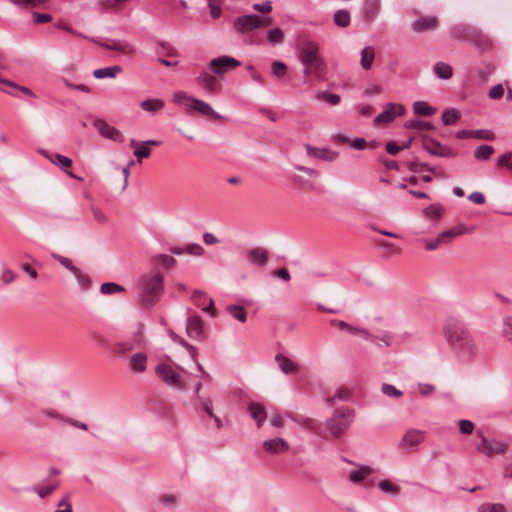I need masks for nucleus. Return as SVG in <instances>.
<instances>
[{
	"instance_id": "obj_18",
	"label": "nucleus",
	"mask_w": 512,
	"mask_h": 512,
	"mask_svg": "<svg viewBox=\"0 0 512 512\" xmlns=\"http://www.w3.org/2000/svg\"><path fill=\"white\" fill-rule=\"evenodd\" d=\"M94 42L104 48L115 50L122 54H130L133 52V47L123 40L109 39L102 42L94 40Z\"/></svg>"
},
{
	"instance_id": "obj_6",
	"label": "nucleus",
	"mask_w": 512,
	"mask_h": 512,
	"mask_svg": "<svg viewBox=\"0 0 512 512\" xmlns=\"http://www.w3.org/2000/svg\"><path fill=\"white\" fill-rule=\"evenodd\" d=\"M155 373L168 386L174 387L178 390L186 389L185 380L182 378L180 372L175 370L172 366L160 363L155 367Z\"/></svg>"
},
{
	"instance_id": "obj_32",
	"label": "nucleus",
	"mask_w": 512,
	"mask_h": 512,
	"mask_svg": "<svg viewBox=\"0 0 512 512\" xmlns=\"http://www.w3.org/2000/svg\"><path fill=\"white\" fill-rule=\"evenodd\" d=\"M165 103L161 99H146L140 103V107L147 112H158L163 109Z\"/></svg>"
},
{
	"instance_id": "obj_37",
	"label": "nucleus",
	"mask_w": 512,
	"mask_h": 512,
	"mask_svg": "<svg viewBox=\"0 0 512 512\" xmlns=\"http://www.w3.org/2000/svg\"><path fill=\"white\" fill-rule=\"evenodd\" d=\"M271 73L277 79H281V78L285 77L287 74L286 64L279 60L273 61L272 65H271Z\"/></svg>"
},
{
	"instance_id": "obj_2",
	"label": "nucleus",
	"mask_w": 512,
	"mask_h": 512,
	"mask_svg": "<svg viewBox=\"0 0 512 512\" xmlns=\"http://www.w3.org/2000/svg\"><path fill=\"white\" fill-rule=\"evenodd\" d=\"M319 51V44L313 40H303L298 45V60L303 65V74L307 78L318 79L326 71V63Z\"/></svg>"
},
{
	"instance_id": "obj_10",
	"label": "nucleus",
	"mask_w": 512,
	"mask_h": 512,
	"mask_svg": "<svg viewBox=\"0 0 512 512\" xmlns=\"http://www.w3.org/2000/svg\"><path fill=\"white\" fill-rule=\"evenodd\" d=\"M406 112L405 107L399 103H388L384 110L379 113L375 119V125H385L392 122L396 117L403 116Z\"/></svg>"
},
{
	"instance_id": "obj_49",
	"label": "nucleus",
	"mask_w": 512,
	"mask_h": 512,
	"mask_svg": "<svg viewBox=\"0 0 512 512\" xmlns=\"http://www.w3.org/2000/svg\"><path fill=\"white\" fill-rule=\"evenodd\" d=\"M283 38L284 34L279 28L271 29L267 35V40L269 41V43L273 45L281 43L283 41Z\"/></svg>"
},
{
	"instance_id": "obj_42",
	"label": "nucleus",
	"mask_w": 512,
	"mask_h": 512,
	"mask_svg": "<svg viewBox=\"0 0 512 512\" xmlns=\"http://www.w3.org/2000/svg\"><path fill=\"white\" fill-rule=\"evenodd\" d=\"M170 337L172 338V340L174 342H177L180 345H182L183 347H185L189 351L191 357H195L197 355V353H198L197 348L194 347L193 345L187 343L183 338L178 336L175 332L170 331Z\"/></svg>"
},
{
	"instance_id": "obj_53",
	"label": "nucleus",
	"mask_w": 512,
	"mask_h": 512,
	"mask_svg": "<svg viewBox=\"0 0 512 512\" xmlns=\"http://www.w3.org/2000/svg\"><path fill=\"white\" fill-rule=\"evenodd\" d=\"M57 488V483L49 485L47 487H33V491L36 492L40 498H45L49 494H51Z\"/></svg>"
},
{
	"instance_id": "obj_1",
	"label": "nucleus",
	"mask_w": 512,
	"mask_h": 512,
	"mask_svg": "<svg viewBox=\"0 0 512 512\" xmlns=\"http://www.w3.org/2000/svg\"><path fill=\"white\" fill-rule=\"evenodd\" d=\"M443 336L448 347L463 363H472L479 355V347L466 325L455 318L446 319Z\"/></svg>"
},
{
	"instance_id": "obj_28",
	"label": "nucleus",
	"mask_w": 512,
	"mask_h": 512,
	"mask_svg": "<svg viewBox=\"0 0 512 512\" xmlns=\"http://www.w3.org/2000/svg\"><path fill=\"white\" fill-rule=\"evenodd\" d=\"M120 72H122V68L118 65L109 66L105 68L95 69L93 71V76L97 79L103 78H115Z\"/></svg>"
},
{
	"instance_id": "obj_27",
	"label": "nucleus",
	"mask_w": 512,
	"mask_h": 512,
	"mask_svg": "<svg viewBox=\"0 0 512 512\" xmlns=\"http://www.w3.org/2000/svg\"><path fill=\"white\" fill-rule=\"evenodd\" d=\"M248 410L250 416L256 421L257 426L260 427L267 418L264 407L258 403H251L248 406Z\"/></svg>"
},
{
	"instance_id": "obj_38",
	"label": "nucleus",
	"mask_w": 512,
	"mask_h": 512,
	"mask_svg": "<svg viewBox=\"0 0 512 512\" xmlns=\"http://www.w3.org/2000/svg\"><path fill=\"white\" fill-rule=\"evenodd\" d=\"M378 487L384 493L391 494L393 496H397L400 492V487L387 479L381 480L378 484Z\"/></svg>"
},
{
	"instance_id": "obj_50",
	"label": "nucleus",
	"mask_w": 512,
	"mask_h": 512,
	"mask_svg": "<svg viewBox=\"0 0 512 512\" xmlns=\"http://www.w3.org/2000/svg\"><path fill=\"white\" fill-rule=\"evenodd\" d=\"M349 396H350L349 390L347 388L341 387V388L337 389L335 394L332 397L328 398L327 401L332 404L336 400H339V401L347 400L349 398Z\"/></svg>"
},
{
	"instance_id": "obj_63",
	"label": "nucleus",
	"mask_w": 512,
	"mask_h": 512,
	"mask_svg": "<svg viewBox=\"0 0 512 512\" xmlns=\"http://www.w3.org/2000/svg\"><path fill=\"white\" fill-rule=\"evenodd\" d=\"M204 252V249L199 244H190L185 247V253L193 254L196 256H201Z\"/></svg>"
},
{
	"instance_id": "obj_9",
	"label": "nucleus",
	"mask_w": 512,
	"mask_h": 512,
	"mask_svg": "<svg viewBox=\"0 0 512 512\" xmlns=\"http://www.w3.org/2000/svg\"><path fill=\"white\" fill-rule=\"evenodd\" d=\"M238 66H240V62L237 59L227 55L216 57L212 59L208 64L209 69L221 78H223V75L226 72L233 70Z\"/></svg>"
},
{
	"instance_id": "obj_47",
	"label": "nucleus",
	"mask_w": 512,
	"mask_h": 512,
	"mask_svg": "<svg viewBox=\"0 0 512 512\" xmlns=\"http://www.w3.org/2000/svg\"><path fill=\"white\" fill-rule=\"evenodd\" d=\"M124 290L125 288L123 286L111 282L103 283L100 288L101 293L107 295L122 292Z\"/></svg>"
},
{
	"instance_id": "obj_35",
	"label": "nucleus",
	"mask_w": 512,
	"mask_h": 512,
	"mask_svg": "<svg viewBox=\"0 0 512 512\" xmlns=\"http://www.w3.org/2000/svg\"><path fill=\"white\" fill-rule=\"evenodd\" d=\"M494 153V148L490 145H480L474 150V157L477 160H488Z\"/></svg>"
},
{
	"instance_id": "obj_45",
	"label": "nucleus",
	"mask_w": 512,
	"mask_h": 512,
	"mask_svg": "<svg viewBox=\"0 0 512 512\" xmlns=\"http://www.w3.org/2000/svg\"><path fill=\"white\" fill-rule=\"evenodd\" d=\"M405 126H406V128L416 129L419 131H427V130H431L433 128V126L430 122L420 121V120L408 121V122H406Z\"/></svg>"
},
{
	"instance_id": "obj_14",
	"label": "nucleus",
	"mask_w": 512,
	"mask_h": 512,
	"mask_svg": "<svg viewBox=\"0 0 512 512\" xmlns=\"http://www.w3.org/2000/svg\"><path fill=\"white\" fill-rule=\"evenodd\" d=\"M186 333L188 337L194 340L202 339L204 336L203 321L197 315L187 319Z\"/></svg>"
},
{
	"instance_id": "obj_13",
	"label": "nucleus",
	"mask_w": 512,
	"mask_h": 512,
	"mask_svg": "<svg viewBox=\"0 0 512 512\" xmlns=\"http://www.w3.org/2000/svg\"><path fill=\"white\" fill-rule=\"evenodd\" d=\"M246 260L253 265L263 267L269 259V252L262 247H254L245 252Z\"/></svg>"
},
{
	"instance_id": "obj_57",
	"label": "nucleus",
	"mask_w": 512,
	"mask_h": 512,
	"mask_svg": "<svg viewBox=\"0 0 512 512\" xmlns=\"http://www.w3.org/2000/svg\"><path fill=\"white\" fill-rule=\"evenodd\" d=\"M16 277V274L11 269H9L8 267H3L1 279L4 284L12 283L13 281H15Z\"/></svg>"
},
{
	"instance_id": "obj_21",
	"label": "nucleus",
	"mask_w": 512,
	"mask_h": 512,
	"mask_svg": "<svg viewBox=\"0 0 512 512\" xmlns=\"http://www.w3.org/2000/svg\"><path fill=\"white\" fill-rule=\"evenodd\" d=\"M275 360L284 374H295L299 371V365L283 354H277Z\"/></svg>"
},
{
	"instance_id": "obj_8",
	"label": "nucleus",
	"mask_w": 512,
	"mask_h": 512,
	"mask_svg": "<svg viewBox=\"0 0 512 512\" xmlns=\"http://www.w3.org/2000/svg\"><path fill=\"white\" fill-rule=\"evenodd\" d=\"M422 147L430 155L441 158H452L456 156V152L448 146L442 145L438 140L423 136Z\"/></svg>"
},
{
	"instance_id": "obj_34",
	"label": "nucleus",
	"mask_w": 512,
	"mask_h": 512,
	"mask_svg": "<svg viewBox=\"0 0 512 512\" xmlns=\"http://www.w3.org/2000/svg\"><path fill=\"white\" fill-rule=\"evenodd\" d=\"M461 117L460 112L454 108L445 109L442 113V122L444 125H453Z\"/></svg>"
},
{
	"instance_id": "obj_64",
	"label": "nucleus",
	"mask_w": 512,
	"mask_h": 512,
	"mask_svg": "<svg viewBox=\"0 0 512 512\" xmlns=\"http://www.w3.org/2000/svg\"><path fill=\"white\" fill-rule=\"evenodd\" d=\"M503 334L509 340H512V317H507V318L504 319Z\"/></svg>"
},
{
	"instance_id": "obj_52",
	"label": "nucleus",
	"mask_w": 512,
	"mask_h": 512,
	"mask_svg": "<svg viewBox=\"0 0 512 512\" xmlns=\"http://www.w3.org/2000/svg\"><path fill=\"white\" fill-rule=\"evenodd\" d=\"M443 209L440 205L432 204L424 209V214L427 217L438 218L442 215Z\"/></svg>"
},
{
	"instance_id": "obj_46",
	"label": "nucleus",
	"mask_w": 512,
	"mask_h": 512,
	"mask_svg": "<svg viewBox=\"0 0 512 512\" xmlns=\"http://www.w3.org/2000/svg\"><path fill=\"white\" fill-rule=\"evenodd\" d=\"M74 277L76 278L79 285L82 287V289L87 290L91 287V279L88 275L84 274L80 269H76L73 272Z\"/></svg>"
},
{
	"instance_id": "obj_15",
	"label": "nucleus",
	"mask_w": 512,
	"mask_h": 512,
	"mask_svg": "<svg viewBox=\"0 0 512 512\" xmlns=\"http://www.w3.org/2000/svg\"><path fill=\"white\" fill-rule=\"evenodd\" d=\"M305 149L309 157L322 159L324 161L332 162L339 156L337 151H333L329 148H315L310 144H306Z\"/></svg>"
},
{
	"instance_id": "obj_5",
	"label": "nucleus",
	"mask_w": 512,
	"mask_h": 512,
	"mask_svg": "<svg viewBox=\"0 0 512 512\" xmlns=\"http://www.w3.org/2000/svg\"><path fill=\"white\" fill-rule=\"evenodd\" d=\"M476 435L480 439V442L477 445L476 449L479 453L487 457L491 458L494 457L495 455H502L508 449L507 443L494 438H487L482 430H477Z\"/></svg>"
},
{
	"instance_id": "obj_24",
	"label": "nucleus",
	"mask_w": 512,
	"mask_h": 512,
	"mask_svg": "<svg viewBox=\"0 0 512 512\" xmlns=\"http://www.w3.org/2000/svg\"><path fill=\"white\" fill-rule=\"evenodd\" d=\"M374 472V469L368 465H361L357 470L349 474V480L355 484L363 482L368 476Z\"/></svg>"
},
{
	"instance_id": "obj_19",
	"label": "nucleus",
	"mask_w": 512,
	"mask_h": 512,
	"mask_svg": "<svg viewBox=\"0 0 512 512\" xmlns=\"http://www.w3.org/2000/svg\"><path fill=\"white\" fill-rule=\"evenodd\" d=\"M263 448L270 454H277L285 452L289 449L288 443L281 437L265 440L263 442Z\"/></svg>"
},
{
	"instance_id": "obj_30",
	"label": "nucleus",
	"mask_w": 512,
	"mask_h": 512,
	"mask_svg": "<svg viewBox=\"0 0 512 512\" xmlns=\"http://www.w3.org/2000/svg\"><path fill=\"white\" fill-rule=\"evenodd\" d=\"M227 312L231 317L241 323L247 320V311L241 305H228L226 308Z\"/></svg>"
},
{
	"instance_id": "obj_43",
	"label": "nucleus",
	"mask_w": 512,
	"mask_h": 512,
	"mask_svg": "<svg viewBox=\"0 0 512 512\" xmlns=\"http://www.w3.org/2000/svg\"><path fill=\"white\" fill-rule=\"evenodd\" d=\"M381 391L384 395L391 398H399L403 395V391L396 388L392 384L383 383L381 386Z\"/></svg>"
},
{
	"instance_id": "obj_54",
	"label": "nucleus",
	"mask_w": 512,
	"mask_h": 512,
	"mask_svg": "<svg viewBox=\"0 0 512 512\" xmlns=\"http://www.w3.org/2000/svg\"><path fill=\"white\" fill-rule=\"evenodd\" d=\"M497 165L499 167H507L512 171V152L501 155L497 160Z\"/></svg>"
},
{
	"instance_id": "obj_26",
	"label": "nucleus",
	"mask_w": 512,
	"mask_h": 512,
	"mask_svg": "<svg viewBox=\"0 0 512 512\" xmlns=\"http://www.w3.org/2000/svg\"><path fill=\"white\" fill-rule=\"evenodd\" d=\"M160 142L156 140H146L141 142V145L134 150L133 154L137 158L138 162H141L142 159L148 158L150 156L151 150L150 146H159Z\"/></svg>"
},
{
	"instance_id": "obj_31",
	"label": "nucleus",
	"mask_w": 512,
	"mask_h": 512,
	"mask_svg": "<svg viewBox=\"0 0 512 512\" xmlns=\"http://www.w3.org/2000/svg\"><path fill=\"white\" fill-rule=\"evenodd\" d=\"M433 71L438 78L444 80L450 79L453 74L451 66L444 62H437L433 67Z\"/></svg>"
},
{
	"instance_id": "obj_29",
	"label": "nucleus",
	"mask_w": 512,
	"mask_h": 512,
	"mask_svg": "<svg viewBox=\"0 0 512 512\" xmlns=\"http://www.w3.org/2000/svg\"><path fill=\"white\" fill-rule=\"evenodd\" d=\"M375 58V50L371 46L365 47L361 51V66L364 70H369Z\"/></svg>"
},
{
	"instance_id": "obj_40",
	"label": "nucleus",
	"mask_w": 512,
	"mask_h": 512,
	"mask_svg": "<svg viewBox=\"0 0 512 512\" xmlns=\"http://www.w3.org/2000/svg\"><path fill=\"white\" fill-rule=\"evenodd\" d=\"M465 229L464 227H453L449 230L441 232L438 236L440 239L445 242L449 241L450 239L460 236L464 233Z\"/></svg>"
},
{
	"instance_id": "obj_17",
	"label": "nucleus",
	"mask_w": 512,
	"mask_h": 512,
	"mask_svg": "<svg viewBox=\"0 0 512 512\" xmlns=\"http://www.w3.org/2000/svg\"><path fill=\"white\" fill-rule=\"evenodd\" d=\"M190 107L203 116H208L217 120L222 119V116L218 114L209 103L202 100L191 98Z\"/></svg>"
},
{
	"instance_id": "obj_60",
	"label": "nucleus",
	"mask_w": 512,
	"mask_h": 512,
	"mask_svg": "<svg viewBox=\"0 0 512 512\" xmlns=\"http://www.w3.org/2000/svg\"><path fill=\"white\" fill-rule=\"evenodd\" d=\"M504 94V87L502 84H497L495 86H493L490 91H489V97L491 99H499L503 96Z\"/></svg>"
},
{
	"instance_id": "obj_61",
	"label": "nucleus",
	"mask_w": 512,
	"mask_h": 512,
	"mask_svg": "<svg viewBox=\"0 0 512 512\" xmlns=\"http://www.w3.org/2000/svg\"><path fill=\"white\" fill-rule=\"evenodd\" d=\"M32 17L35 23H48L52 20V16L48 13L33 12Z\"/></svg>"
},
{
	"instance_id": "obj_44",
	"label": "nucleus",
	"mask_w": 512,
	"mask_h": 512,
	"mask_svg": "<svg viewBox=\"0 0 512 512\" xmlns=\"http://www.w3.org/2000/svg\"><path fill=\"white\" fill-rule=\"evenodd\" d=\"M318 100H323L331 105H337L340 102V96L326 91H319L316 94Z\"/></svg>"
},
{
	"instance_id": "obj_56",
	"label": "nucleus",
	"mask_w": 512,
	"mask_h": 512,
	"mask_svg": "<svg viewBox=\"0 0 512 512\" xmlns=\"http://www.w3.org/2000/svg\"><path fill=\"white\" fill-rule=\"evenodd\" d=\"M52 257L58 260L62 266L71 271L72 273L77 269L76 266L73 265L72 261L69 258L63 257L59 254H52Z\"/></svg>"
},
{
	"instance_id": "obj_59",
	"label": "nucleus",
	"mask_w": 512,
	"mask_h": 512,
	"mask_svg": "<svg viewBox=\"0 0 512 512\" xmlns=\"http://www.w3.org/2000/svg\"><path fill=\"white\" fill-rule=\"evenodd\" d=\"M349 333H351L353 335L360 336V337L370 340V341H374V338L371 336V334L368 332V330H366L364 328L352 326V330H350Z\"/></svg>"
},
{
	"instance_id": "obj_20",
	"label": "nucleus",
	"mask_w": 512,
	"mask_h": 512,
	"mask_svg": "<svg viewBox=\"0 0 512 512\" xmlns=\"http://www.w3.org/2000/svg\"><path fill=\"white\" fill-rule=\"evenodd\" d=\"M147 368V355L143 352L135 353L129 359V369L133 373H143Z\"/></svg>"
},
{
	"instance_id": "obj_62",
	"label": "nucleus",
	"mask_w": 512,
	"mask_h": 512,
	"mask_svg": "<svg viewBox=\"0 0 512 512\" xmlns=\"http://www.w3.org/2000/svg\"><path fill=\"white\" fill-rule=\"evenodd\" d=\"M472 137L484 140H493L494 134L488 130H475L473 131Z\"/></svg>"
},
{
	"instance_id": "obj_58",
	"label": "nucleus",
	"mask_w": 512,
	"mask_h": 512,
	"mask_svg": "<svg viewBox=\"0 0 512 512\" xmlns=\"http://www.w3.org/2000/svg\"><path fill=\"white\" fill-rule=\"evenodd\" d=\"M91 211L95 221L100 224H105L108 221L106 214L98 207L92 206Z\"/></svg>"
},
{
	"instance_id": "obj_3",
	"label": "nucleus",
	"mask_w": 512,
	"mask_h": 512,
	"mask_svg": "<svg viewBox=\"0 0 512 512\" xmlns=\"http://www.w3.org/2000/svg\"><path fill=\"white\" fill-rule=\"evenodd\" d=\"M139 285L141 301L143 305L150 307L160 299L163 292V276L160 272L144 275L139 279Z\"/></svg>"
},
{
	"instance_id": "obj_23",
	"label": "nucleus",
	"mask_w": 512,
	"mask_h": 512,
	"mask_svg": "<svg viewBox=\"0 0 512 512\" xmlns=\"http://www.w3.org/2000/svg\"><path fill=\"white\" fill-rule=\"evenodd\" d=\"M50 161L53 164H55L56 166H58L59 168H61L62 170H64L66 172V174L68 176H70L71 178H74L77 180H82L81 177H78L74 173L67 170V168L71 167L72 163H73L72 159H70L69 157L64 156L62 154H55L54 158H50Z\"/></svg>"
},
{
	"instance_id": "obj_41",
	"label": "nucleus",
	"mask_w": 512,
	"mask_h": 512,
	"mask_svg": "<svg viewBox=\"0 0 512 512\" xmlns=\"http://www.w3.org/2000/svg\"><path fill=\"white\" fill-rule=\"evenodd\" d=\"M408 169L413 173H421L423 171L434 172L435 168L429 166L426 163H419L417 161H411L407 163Z\"/></svg>"
},
{
	"instance_id": "obj_11",
	"label": "nucleus",
	"mask_w": 512,
	"mask_h": 512,
	"mask_svg": "<svg viewBox=\"0 0 512 512\" xmlns=\"http://www.w3.org/2000/svg\"><path fill=\"white\" fill-rule=\"evenodd\" d=\"M197 84L209 94H217L222 85L219 80L207 71H202L196 78Z\"/></svg>"
},
{
	"instance_id": "obj_55",
	"label": "nucleus",
	"mask_w": 512,
	"mask_h": 512,
	"mask_svg": "<svg viewBox=\"0 0 512 512\" xmlns=\"http://www.w3.org/2000/svg\"><path fill=\"white\" fill-rule=\"evenodd\" d=\"M474 424L470 420L462 419L459 421V430L461 433L470 435L474 431Z\"/></svg>"
},
{
	"instance_id": "obj_36",
	"label": "nucleus",
	"mask_w": 512,
	"mask_h": 512,
	"mask_svg": "<svg viewBox=\"0 0 512 512\" xmlns=\"http://www.w3.org/2000/svg\"><path fill=\"white\" fill-rule=\"evenodd\" d=\"M334 23L338 27H347L350 24V13L348 10L340 9L334 14Z\"/></svg>"
},
{
	"instance_id": "obj_4",
	"label": "nucleus",
	"mask_w": 512,
	"mask_h": 512,
	"mask_svg": "<svg viewBox=\"0 0 512 512\" xmlns=\"http://www.w3.org/2000/svg\"><path fill=\"white\" fill-rule=\"evenodd\" d=\"M354 418L353 410L341 408L334 411L333 415L327 420V427L330 434L338 438L350 427Z\"/></svg>"
},
{
	"instance_id": "obj_25",
	"label": "nucleus",
	"mask_w": 512,
	"mask_h": 512,
	"mask_svg": "<svg viewBox=\"0 0 512 512\" xmlns=\"http://www.w3.org/2000/svg\"><path fill=\"white\" fill-rule=\"evenodd\" d=\"M143 344V336L141 332H138L133 340L124 341L117 344L115 350L118 353H127L133 350L135 347H140Z\"/></svg>"
},
{
	"instance_id": "obj_22",
	"label": "nucleus",
	"mask_w": 512,
	"mask_h": 512,
	"mask_svg": "<svg viewBox=\"0 0 512 512\" xmlns=\"http://www.w3.org/2000/svg\"><path fill=\"white\" fill-rule=\"evenodd\" d=\"M425 434L420 430H409L402 438L401 444L406 447H414L423 442Z\"/></svg>"
},
{
	"instance_id": "obj_16",
	"label": "nucleus",
	"mask_w": 512,
	"mask_h": 512,
	"mask_svg": "<svg viewBox=\"0 0 512 512\" xmlns=\"http://www.w3.org/2000/svg\"><path fill=\"white\" fill-rule=\"evenodd\" d=\"M438 27V18L436 16H424L416 19L412 23V29L416 33H423L435 30Z\"/></svg>"
},
{
	"instance_id": "obj_7",
	"label": "nucleus",
	"mask_w": 512,
	"mask_h": 512,
	"mask_svg": "<svg viewBox=\"0 0 512 512\" xmlns=\"http://www.w3.org/2000/svg\"><path fill=\"white\" fill-rule=\"evenodd\" d=\"M271 19L268 18L266 21H264L260 16L258 15H244L237 17L234 21V28L239 33H248L250 31H253L260 26H268L270 25Z\"/></svg>"
},
{
	"instance_id": "obj_39",
	"label": "nucleus",
	"mask_w": 512,
	"mask_h": 512,
	"mask_svg": "<svg viewBox=\"0 0 512 512\" xmlns=\"http://www.w3.org/2000/svg\"><path fill=\"white\" fill-rule=\"evenodd\" d=\"M478 512H507L506 511V508L503 504L501 503H489V502H485V503H482L479 507H478Z\"/></svg>"
},
{
	"instance_id": "obj_48",
	"label": "nucleus",
	"mask_w": 512,
	"mask_h": 512,
	"mask_svg": "<svg viewBox=\"0 0 512 512\" xmlns=\"http://www.w3.org/2000/svg\"><path fill=\"white\" fill-rule=\"evenodd\" d=\"M378 6H379V1L378 0H365V8H364V13H365V16L366 18H372L377 10H378Z\"/></svg>"
},
{
	"instance_id": "obj_33",
	"label": "nucleus",
	"mask_w": 512,
	"mask_h": 512,
	"mask_svg": "<svg viewBox=\"0 0 512 512\" xmlns=\"http://www.w3.org/2000/svg\"><path fill=\"white\" fill-rule=\"evenodd\" d=\"M415 114L422 116H430L436 113V108L429 106L425 101H416L413 104Z\"/></svg>"
},
{
	"instance_id": "obj_51",
	"label": "nucleus",
	"mask_w": 512,
	"mask_h": 512,
	"mask_svg": "<svg viewBox=\"0 0 512 512\" xmlns=\"http://www.w3.org/2000/svg\"><path fill=\"white\" fill-rule=\"evenodd\" d=\"M10 1L15 5L29 8V7H38V6L46 3L48 0H10Z\"/></svg>"
},
{
	"instance_id": "obj_12",
	"label": "nucleus",
	"mask_w": 512,
	"mask_h": 512,
	"mask_svg": "<svg viewBox=\"0 0 512 512\" xmlns=\"http://www.w3.org/2000/svg\"><path fill=\"white\" fill-rule=\"evenodd\" d=\"M94 125L97 128L98 132L101 134V136H103L104 138L113 140L118 143L124 142V140H125L124 135L116 127L111 126L102 120H97L94 123Z\"/></svg>"
}]
</instances>
